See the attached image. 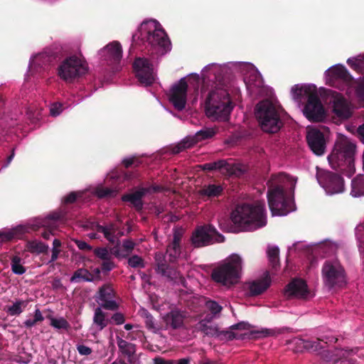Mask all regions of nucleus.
I'll return each mask as SVG.
<instances>
[{
    "label": "nucleus",
    "mask_w": 364,
    "mask_h": 364,
    "mask_svg": "<svg viewBox=\"0 0 364 364\" xmlns=\"http://www.w3.org/2000/svg\"><path fill=\"white\" fill-rule=\"evenodd\" d=\"M347 63L356 72L364 74V54L360 55L356 58L348 59Z\"/></svg>",
    "instance_id": "39"
},
{
    "label": "nucleus",
    "mask_w": 364,
    "mask_h": 364,
    "mask_svg": "<svg viewBox=\"0 0 364 364\" xmlns=\"http://www.w3.org/2000/svg\"><path fill=\"white\" fill-rule=\"evenodd\" d=\"M27 250L32 254L47 253L48 245L39 241H30L26 245Z\"/></svg>",
    "instance_id": "38"
},
{
    "label": "nucleus",
    "mask_w": 364,
    "mask_h": 364,
    "mask_svg": "<svg viewBox=\"0 0 364 364\" xmlns=\"http://www.w3.org/2000/svg\"><path fill=\"white\" fill-rule=\"evenodd\" d=\"M146 327L154 333H156L159 331V328L155 323V319L153 316H149L145 319Z\"/></svg>",
    "instance_id": "51"
},
{
    "label": "nucleus",
    "mask_w": 364,
    "mask_h": 364,
    "mask_svg": "<svg viewBox=\"0 0 364 364\" xmlns=\"http://www.w3.org/2000/svg\"><path fill=\"white\" fill-rule=\"evenodd\" d=\"M252 334H256L257 336H255V337L260 338L274 336L275 332L272 329L264 328L260 331L252 332Z\"/></svg>",
    "instance_id": "55"
},
{
    "label": "nucleus",
    "mask_w": 364,
    "mask_h": 364,
    "mask_svg": "<svg viewBox=\"0 0 364 364\" xmlns=\"http://www.w3.org/2000/svg\"><path fill=\"white\" fill-rule=\"evenodd\" d=\"M117 343L119 350L122 353V354L127 356L129 359V361L131 362L132 358L136 353L135 344L129 343L119 337L117 338Z\"/></svg>",
    "instance_id": "30"
},
{
    "label": "nucleus",
    "mask_w": 364,
    "mask_h": 364,
    "mask_svg": "<svg viewBox=\"0 0 364 364\" xmlns=\"http://www.w3.org/2000/svg\"><path fill=\"white\" fill-rule=\"evenodd\" d=\"M75 243L77 245V247L81 250L91 251L92 250V246H90L89 244H87L86 242L83 240H75Z\"/></svg>",
    "instance_id": "58"
},
{
    "label": "nucleus",
    "mask_w": 364,
    "mask_h": 364,
    "mask_svg": "<svg viewBox=\"0 0 364 364\" xmlns=\"http://www.w3.org/2000/svg\"><path fill=\"white\" fill-rule=\"evenodd\" d=\"M11 267L13 273L18 275L24 274L26 271L21 264V258L17 255L13 256L11 261Z\"/></svg>",
    "instance_id": "41"
},
{
    "label": "nucleus",
    "mask_w": 364,
    "mask_h": 364,
    "mask_svg": "<svg viewBox=\"0 0 364 364\" xmlns=\"http://www.w3.org/2000/svg\"><path fill=\"white\" fill-rule=\"evenodd\" d=\"M43 320L44 317L43 316L41 311H40V309H37L34 312V318L33 319L28 318L26 320L23 324L26 328H31V327L34 326L38 322L43 321Z\"/></svg>",
    "instance_id": "45"
},
{
    "label": "nucleus",
    "mask_w": 364,
    "mask_h": 364,
    "mask_svg": "<svg viewBox=\"0 0 364 364\" xmlns=\"http://www.w3.org/2000/svg\"><path fill=\"white\" fill-rule=\"evenodd\" d=\"M321 273L323 283L329 289L341 287L346 283L344 268L336 261H326L323 264Z\"/></svg>",
    "instance_id": "10"
},
{
    "label": "nucleus",
    "mask_w": 364,
    "mask_h": 364,
    "mask_svg": "<svg viewBox=\"0 0 364 364\" xmlns=\"http://www.w3.org/2000/svg\"><path fill=\"white\" fill-rule=\"evenodd\" d=\"M316 178L318 183L328 194L340 193L344 190L343 179L337 173L321 170L317 172Z\"/></svg>",
    "instance_id": "12"
},
{
    "label": "nucleus",
    "mask_w": 364,
    "mask_h": 364,
    "mask_svg": "<svg viewBox=\"0 0 364 364\" xmlns=\"http://www.w3.org/2000/svg\"><path fill=\"white\" fill-rule=\"evenodd\" d=\"M286 182L294 189L296 179L284 173L272 175L267 182V200L272 215H286L291 210V201L284 189Z\"/></svg>",
    "instance_id": "2"
},
{
    "label": "nucleus",
    "mask_w": 364,
    "mask_h": 364,
    "mask_svg": "<svg viewBox=\"0 0 364 364\" xmlns=\"http://www.w3.org/2000/svg\"><path fill=\"white\" fill-rule=\"evenodd\" d=\"M205 306L213 314H218L222 310V306L216 301L212 300L207 301L205 302Z\"/></svg>",
    "instance_id": "49"
},
{
    "label": "nucleus",
    "mask_w": 364,
    "mask_h": 364,
    "mask_svg": "<svg viewBox=\"0 0 364 364\" xmlns=\"http://www.w3.org/2000/svg\"><path fill=\"white\" fill-rule=\"evenodd\" d=\"M155 21H144L132 35V46L141 43L152 53L164 54L171 49V41L165 31Z\"/></svg>",
    "instance_id": "3"
},
{
    "label": "nucleus",
    "mask_w": 364,
    "mask_h": 364,
    "mask_svg": "<svg viewBox=\"0 0 364 364\" xmlns=\"http://www.w3.org/2000/svg\"><path fill=\"white\" fill-rule=\"evenodd\" d=\"M93 252L97 257L102 260L111 259V255L106 247H97L94 249Z\"/></svg>",
    "instance_id": "47"
},
{
    "label": "nucleus",
    "mask_w": 364,
    "mask_h": 364,
    "mask_svg": "<svg viewBox=\"0 0 364 364\" xmlns=\"http://www.w3.org/2000/svg\"><path fill=\"white\" fill-rule=\"evenodd\" d=\"M85 61L75 55L65 58L58 67V75L65 81H71L87 73Z\"/></svg>",
    "instance_id": "11"
},
{
    "label": "nucleus",
    "mask_w": 364,
    "mask_h": 364,
    "mask_svg": "<svg viewBox=\"0 0 364 364\" xmlns=\"http://www.w3.org/2000/svg\"><path fill=\"white\" fill-rule=\"evenodd\" d=\"M198 328L205 336L210 337L220 336V331L218 328L215 325H208L205 321H201L198 324Z\"/></svg>",
    "instance_id": "36"
},
{
    "label": "nucleus",
    "mask_w": 364,
    "mask_h": 364,
    "mask_svg": "<svg viewBox=\"0 0 364 364\" xmlns=\"http://www.w3.org/2000/svg\"><path fill=\"white\" fill-rule=\"evenodd\" d=\"M115 291L110 284H103L99 288L96 301L103 309L110 311H116L119 309V304L114 300Z\"/></svg>",
    "instance_id": "15"
},
{
    "label": "nucleus",
    "mask_w": 364,
    "mask_h": 364,
    "mask_svg": "<svg viewBox=\"0 0 364 364\" xmlns=\"http://www.w3.org/2000/svg\"><path fill=\"white\" fill-rule=\"evenodd\" d=\"M154 259L156 263L155 271L157 274L171 281L176 280L178 277L179 273L167 263L166 255L163 252H156Z\"/></svg>",
    "instance_id": "18"
},
{
    "label": "nucleus",
    "mask_w": 364,
    "mask_h": 364,
    "mask_svg": "<svg viewBox=\"0 0 364 364\" xmlns=\"http://www.w3.org/2000/svg\"><path fill=\"white\" fill-rule=\"evenodd\" d=\"M81 279L85 282H94V276L87 269L80 268L74 272L70 278V282H78Z\"/></svg>",
    "instance_id": "34"
},
{
    "label": "nucleus",
    "mask_w": 364,
    "mask_h": 364,
    "mask_svg": "<svg viewBox=\"0 0 364 364\" xmlns=\"http://www.w3.org/2000/svg\"><path fill=\"white\" fill-rule=\"evenodd\" d=\"M62 105L55 103L50 109V114L53 117L58 116L62 111Z\"/></svg>",
    "instance_id": "61"
},
{
    "label": "nucleus",
    "mask_w": 364,
    "mask_h": 364,
    "mask_svg": "<svg viewBox=\"0 0 364 364\" xmlns=\"http://www.w3.org/2000/svg\"><path fill=\"white\" fill-rule=\"evenodd\" d=\"M230 219L237 231H250L262 228L267 224L264 201L241 203L232 210Z\"/></svg>",
    "instance_id": "1"
},
{
    "label": "nucleus",
    "mask_w": 364,
    "mask_h": 364,
    "mask_svg": "<svg viewBox=\"0 0 364 364\" xmlns=\"http://www.w3.org/2000/svg\"><path fill=\"white\" fill-rule=\"evenodd\" d=\"M188 87L186 78L182 77L174 83L169 90L168 100L178 111L186 107Z\"/></svg>",
    "instance_id": "14"
},
{
    "label": "nucleus",
    "mask_w": 364,
    "mask_h": 364,
    "mask_svg": "<svg viewBox=\"0 0 364 364\" xmlns=\"http://www.w3.org/2000/svg\"><path fill=\"white\" fill-rule=\"evenodd\" d=\"M232 108L233 104L226 90L215 89L208 94L205 101V111L208 117L227 121Z\"/></svg>",
    "instance_id": "7"
},
{
    "label": "nucleus",
    "mask_w": 364,
    "mask_h": 364,
    "mask_svg": "<svg viewBox=\"0 0 364 364\" xmlns=\"http://www.w3.org/2000/svg\"><path fill=\"white\" fill-rule=\"evenodd\" d=\"M65 215L60 213H53L48 216V219L53 221L63 220Z\"/></svg>",
    "instance_id": "62"
},
{
    "label": "nucleus",
    "mask_w": 364,
    "mask_h": 364,
    "mask_svg": "<svg viewBox=\"0 0 364 364\" xmlns=\"http://www.w3.org/2000/svg\"><path fill=\"white\" fill-rule=\"evenodd\" d=\"M215 134V132L212 128H205L197 132L194 137L196 143L201 141L205 139H210Z\"/></svg>",
    "instance_id": "42"
},
{
    "label": "nucleus",
    "mask_w": 364,
    "mask_h": 364,
    "mask_svg": "<svg viewBox=\"0 0 364 364\" xmlns=\"http://www.w3.org/2000/svg\"><path fill=\"white\" fill-rule=\"evenodd\" d=\"M251 325L247 322L241 321L230 326L231 330H249Z\"/></svg>",
    "instance_id": "57"
},
{
    "label": "nucleus",
    "mask_w": 364,
    "mask_h": 364,
    "mask_svg": "<svg viewBox=\"0 0 364 364\" xmlns=\"http://www.w3.org/2000/svg\"><path fill=\"white\" fill-rule=\"evenodd\" d=\"M270 285V280L268 277L262 279L255 280L249 284V291L251 296H257L266 291Z\"/></svg>",
    "instance_id": "27"
},
{
    "label": "nucleus",
    "mask_w": 364,
    "mask_h": 364,
    "mask_svg": "<svg viewBox=\"0 0 364 364\" xmlns=\"http://www.w3.org/2000/svg\"><path fill=\"white\" fill-rule=\"evenodd\" d=\"M109 321L111 323L113 322L116 325H120L124 323L125 318L123 314L117 312L112 316Z\"/></svg>",
    "instance_id": "53"
},
{
    "label": "nucleus",
    "mask_w": 364,
    "mask_h": 364,
    "mask_svg": "<svg viewBox=\"0 0 364 364\" xmlns=\"http://www.w3.org/2000/svg\"><path fill=\"white\" fill-rule=\"evenodd\" d=\"M355 145L347 139L336 141L328 156L331 167L343 175L351 177L355 173L354 156Z\"/></svg>",
    "instance_id": "4"
},
{
    "label": "nucleus",
    "mask_w": 364,
    "mask_h": 364,
    "mask_svg": "<svg viewBox=\"0 0 364 364\" xmlns=\"http://www.w3.org/2000/svg\"><path fill=\"white\" fill-rule=\"evenodd\" d=\"M100 55L107 62L118 63L122 57V46L119 42L113 41L100 50Z\"/></svg>",
    "instance_id": "20"
},
{
    "label": "nucleus",
    "mask_w": 364,
    "mask_h": 364,
    "mask_svg": "<svg viewBox=\"0 0 364 364\" xmlns=\"http://www.w3.org/2000/svg\"><path fill=\"white\" fill-rule=\"evenodd\" d=\"M82 195L80 193H77L75 191L70 192L68 195L64 197L63 203L64 204H72L75 203L78 197H81Z\"/></svg>",
    "instance_id": "52"
},
{
    "label": "nucleus",
    "mask_w": 364,
    "mask_h": 364,
    "mask_svg": "<svg viewBox=\"0 0 364 364\" xmlns=\"http://www.w3.org/2000/svg\"><path fill=\"white\" fill-rule=\"evenodd\" d=\"M224 241L225 237L211 224L197 226L191 237V245L195 248H201Z\"/></svg>",
    "instance_id": "9"
},
{
    "label": "nucleus",
    "mask_w": 364,
    "mask_h": 364,
    "mask_svg": "<svg viewBox=\"0 0 364 364\" xmlns=\"http://www.w3.org/2000/svg\"><path fill=\"white\" fill-rule=\"evenodd\" d=\"M309 294L306 282L301 279H292L285 288L287 297L306 299Z\"/></svg>",
    "instance_id": "19"
},
{
    "label": "nucleus",
    "mask_w": 364,
    "mask_h": 364,
    "mask_svg": "<svg viewBox=\"0 0 364 364\" xmlns=\"http://www.w3.org/2000/svg\"><path fill=\"white\" fill-rule=\"evenodd\" d=\"M185 318L184 311L175 309L166 314L163 316V321L167 329L176 330L183 326Z\"/></svg>",
    "instance_id": "21"
},
{
    "label": "nucleus",
    "mask_w": 364,
    "mask_h": 364,
    "mask_svg": "<svg viewBox=\"0 0 364 364\" xmlns=\"http://www.w3.org/2000/svg\"><path fill=\"white\" fill-rule=\"evenodd\" d=\"M255 116L265 132L277 133L283 126L277 108L269 100H262L257 105Z\"/></svg>",
    "instance_id": "8"
},
{
    "label": "nucleus",
    "mask_w": 364,
    "mask_h": 364,
    "mask_svg": "<svg viewBox=\"0 0 364 364\" xmlns=\"http://www.w3.org/2000/svg\"><path fill=\"white\" fill-rule=\"evenodd\" d=\"M306 141L310 149L317 156H321L326 151V139L321 131L312 129L307 132Z\"/></svg>",
    "instance_id": "17"
},
{
    "label": "nucleus",
    "mask_w": 364,
    "mask_h": 364,
    "mask_svg": "<svg viewBox=\"0 0 364 364\" xmlns=\"http://www.w3.org/2000/svg\"><path fill=\"white\" fill-rule=\"evenodd\" d=\"M242 269V258L237 254H232L223 263L213 269L211 278L214 282L224 286H231L238 282Z\"/></svg>",
    "instance_id": "6"
},
{
    "label": "nucleus",
    "mask_w": 364,
    "mask_h": 364,
    "mask_svg": "<svg viewBox=\"0 0 364 364\" xmlns=\"http://www.w3.org/2000/svg\"><path fill=\"white\" fill-rule=\"evenodd\" d=\"M337 338L335 337L325 336L323 338H317L312 341H301L303 347L311 352H316L326 347V345L329 343H336Z\"/></svg>",
    "instance_id": "25"
},
{
    "label": "nucleus",
    "mask_w": 364,
    "mask_h": 364,
    "mask_svg": "<svg viewBox=\"0 0 364 364\" xmlns=\"http://www.w3.org/2000/svg\"><path fill=\"white\" fill-rule=\"evenodd\" d=\"M353 352V350H345L343 353V357L334 360L333 364H355V360L351 358H345L346 355H348L350 353Z\"/></svg>",
    "instance_id": "50"
},
{
    "label": "nucleus",
    "mask_w": 364,
    "mask_h": 364,
    "mask_svg": "<svg viewBox=\"0 0 364 364\" xmlns=\"http://www.w3.org/2000/svg\"><path fill=\"white\" fill-rule=\"evenodd\" d=\"M134 247L135 243L132 240H123L122 248H119L117 246L114 247L112 254L117 258H126L132 253Z\"/></svg>",
    "instance_id": "29"
},
{
    "label": "nucleus",
    "mask_w": 364,
    "mask_h": 364,
    "mask_svg": "<svg viewBox=\"0 0 364 364\" xmlns=\"http://www.w3.org/2000/svg\"><path fill=\"white\" fill-rule=\"evenodd\" d=\"M333 110L337 117L343 119H348L352 114L348 101L338 94L334 99Z\"/></svg>",
    "instance_id": "24"
},
{
    "label": "nucleus",
    "mask_w": 364,
    "mask_h": 364,
    "mask_svg": "<svg viewBox=\"0 0 364 364\" xmlns=\"http://www.w3.org/2000/svg\"><path fill=\"white\" fill-rule=\"evenodd\" d=\"M182 233L176 230L173 235L172 241L167 245L166 254L168 256L170 262H175L181 253V241Z\"/></svg>",
    "instance_id": "23"
},
{
    "label": "nucleus",
    "mask_w": 364,
    "mask_h": 364,
    "mask_svg": "<svg viewBox=\"0 0 364 364\" xmlns=\"http://www.w3.org/2000/svg\"><path fill=\"white\" fill-rule=\"evenodd\" d=\"M97 195L100 198L110 197L114 195V191L108 188H102L97 190Z\"/></svg>",
    "instance_id": "54"
},
{
    "label": "nucleus",
    "mask_w": 364,
    "mask_h": 364,
    "mask_svg": "<svg viewBox=\"0 0 364 364\" xmlns=\"http://www.w3.org/2000/svg\"><path fill=\"white\" fill-rule=\"evenodd\" d=\"M128 264L133 268H144L145 266L144 259L136 255H133L129 258Z\"/></svg>",
    "instance_id": "48"
},
{
    "label": "nucleus",
    "mask_w": 364,
    "mask_h": 364,
    "mask_svg": "<svg viewBox=\"0 0 364 364\" xmlns=\"http://www.w3.org/2000/svg\"><path fill=\"white\" fill-rule=\"evenodd\" d=\"M114 267V263L109 260H103L101 265V270L104 272H109Z\"/></svg>",
    "instance_id": "59"
},
{
    "label": "nucleus",
    "mask_w": 364,
    "mask_h": 364,
    "mask_svg": "<svg viewBox=\"0 0 364 364\" xmlns=\"http://www.w3.org/2000/svg\"><path fill=\"white\" fill-rule=\"evenodd\" d=\"M27 301L17 300L11 306H8L7 312L11 316H17L23 312V309L27 306Z\"/></svg>",
    "instance_id": "40"
},
{
    "label": "nucleus",
    "mask_w": 364,
    "mask_h": 364,
    "mask_svg": "<svg viewBox=\"0 0 364 364\" xmlns=\"http://www.w3.org/2000/svg\"><path fill=\"white\" fill-rule=\"evenodd\" d=\"M95 229L97 232L103 233L104 237L110 243H112V244L114 243V242L116 240L115 235L113 232H112L111 231L108 230L107 228H106V227L97 223L95 225Z\"/></svg>",
    "instance_id": "44"
},
{
    "label": "nucleus",
    "mask_w": 364,
    "mask_h": 364,
    "mask_svg": "<svg viewBox=\"0 0 364 364\" xmlns=\"http://www.w3.org/2000/svg\"><path fill=\"white\" fill-rule=\"evenodd\" d=\"M139 164H140V161L135 156L127 158V159H124L122 161V164L124 165V166L126 168H129L132 165H135V166H139Z\"/></svg>",
    "instance_id": "56"
},
{
    "label": "nucleus",
    "mask_w": 364,
    "mask_h": 364,
    "mask_svg": "<svg viewBox=\"0 0 364 364\" xmlns=\"http://www.w3.org/2000/svg\"><path fill=\"white\" fill-rule=\"evenodd\" d=\"M225 186L220 183L204 184L198 191V195L204 200H212L223 196Z\"/></svg>",
    "instance_id": "22"
},
{
    "label": "nucleus",
    "mask_w": 364,
    "mask_h": 364,
    "mask_svg": "<svg viewBox=\"0 0 364 364\" xmlns=\"http://www.w3.org/2000/svg\"><path fill=\"white\" fill-rule=\"evenodd\" d=\"M50 325L57 329L68 330L70 328V324L64 318H51Z\"/></svg>",
    "instance_id": "46"
},
{
    "label": "nucleus",
    "mask_w": 364,
    "mask_h": 364,
    "mask_svg": "<svg viewBox=\"0 0 364 364\" xmlns=\"http://www.w3.org/2000/svg\"><path fill=\"white\" fill-rule=\"evenodd\" d=\"M133 70L139 82L145 86L151 85L155 79L153 73V65L146 58H136L133 63Z\"/></svg>",
    "instance_id": "13"
},
{
    "label": "nucleus",
    "mask_w": 364,
    "mask_h": 364,
    "mask_svg": "<svg viewBox=\"0 0 364 364\" xmlns=\"http://www.w3.org/2000/svg\"><path fill=\"white\" fill-rule=\"evenodd\" d=\"M77 350L81 355H89L92 353V350L85 345H77Z\"/></svg>",
    "instance_id": "60"
},
{
    "label": "nucleus",
    "mask_w": 364,
    "mask_h": 364,
    "mask_svg": "<svg viewBox=\"0 0 364 364\" xmlns=\"http://www.w3.org/2000/svg\"><path fill=\"white\" fill-rule=\"evenodd\" d=\"M328 75L335 79H339L346 83H350L353 80L347 69L343 65H336L328 70Z\"/></svg>",
    "instance_id": "28"
},
{
    "label": "nucleus",
    "mask_w": 364,
    "mask_h": 364,
    "mask_svg": "<svg viewBox=\"0 0 364 364\" xmlns=\"http://www.w3.org/2000/svg\"><path fill=\"white\" fill-rule=\"evenodd\" d=\"M50 60V57L46 54H38L35 56L32 62V65L38 66L40 68H45L48 65Z\"/></svg>",
    "instance_id": "43"
},
{
    "label": "nucleus",
    "mask_w": 364,
    "mask_h": 364,
    "mask_svg": "<svg viewBox=\"0 0 364 364\" xmlns=\"http://www.w3.org/2000/svg\"><path fill=\"white\" fill-rule=\"evenodd\" d=\"M197 143L193 136H188L176 145L173 146L171 149V152L173 154H179L188 149L192 148Z\"/></svg>",
    "instance_id": "31"
},
{
    "label": "nucleus",
    "mask_w": 364,
    "mask_h": 364,
    "mask_svg": "<svg viewBox=\"0 0 364 364\" xmlns=\"http://www.w3.org/2000/svg\"><path fill=\"white\" fill-rule=\"evenodd\" d=\"M200 168L205 171H220L226 172L232 174L233 173V168L227 160L220 159L215 161L205 163L200 166Z\"/></svg>",
    "instance_id": "26"
},
{
    "label": "nucleus",
    "mask_w": 364,
    "mask_h": 364,
    "mask_svg": "<svg viewBox=\"0 0 364 364\" xmlns=\"http://www.w3.org/2000/svg\"><path fill=\"white\" fill-rule=\"evenodd\" d=\"M102 307H97L95 309L93 317V323L95 324L100 331L104 329L109 323H111L109 318H106V314L102 311Z\"/></svg>",
    "instance_id": "32"
},
{
    "label": "nucleus",
    "mask_w": 364,
    "mask_h": 364,
    "mask_svg": "<svg viewBox=\"0 0 364 364\" xmlns=\"http://www.w3.org/2000/svg\"><path fill=\"white\" fill-rule=\"evenodd\" d=\"M291 91L296 100L301 97L307 98L306 103L304 107V114L311 122H319L326 118L325 109L315 89L311 86L292 87Z\"/></svg>",
    "instance_id": "5"
},
{
    "label": "nucleus",
    "mask_w": 364,
    "mask_h": 364,
    "mask_svg": "<svg viewBox=\"0 0 364 364\" xmlns=\"http://www.w3.org/2000/svg\"><path fill=\"white\" fill-rule=\"evenodd\" d=\"M24 232L23 226H17L9 231H0V241L1 242H7L13 240L16 237H20Z\"/></svg>",
    "instance_id": "33"
},
{
    "label": "nucleus",
    "mask_w": 364,
    "mask_h": 364,
    "mask_svg": "<svg viewBox=\"0 0 364 364\" xmlns=\"http://www.w3.org/2000/svg\"><path fill=\"white\" fill-rule=\"evenodd\" d=\"M161 188L158 186L140 188L133 193L124 194L122 196V200L129 202L136 211H141L144 207L142 198L146 194L151 192H159Z\"/></svg>",
    "instance_id": "16"
},
{
    "label": "nucleus",
    "mask_w": 364,
    "mask_h": 364,
    "mask_svg": "<svg viewBox=\"0 0 364 364\" xmlns=\"http://www.w3.org/2000/svg\"><path fill=\"white\" fill-rule=\"evenodd\" d=\"M223 335L228 340L232 341L237 338V334L232 331H225L220 332V336Z\"/></svg>",
    "instance_id": "63"
},
{
    "label": "nucleus",
    "mask_w": 364,
    "mask_h": 364,
    "mask_svg": "<svg viewBox=\"0 0 364 364\" xmlns=\"http://www.w3.org/2000/svg\"><path fill=\"white\" fill-rule=\"evenodd\" d=\"M267 257L272 269H277L280 267L279 249L277 246H271L267 249Z\"/></svg>",
    "instance_id": "35"
},
{
    "label": "nucleus",
    "mask_w": 364,
    "mask_h": 364,
    "mask_svg": "<svg viewBox=\"0 0 364 364\" xmlns=\"http://www.w3.org/2000/svg\"><path fill=\"white\" fill-rule=\"evenodd\" d=\"M357 132L360 141L364 144V123L358 127Z\"/></svg>",
    "instance_id": "64"
},
{
    "label": "nucleus",
    "mask_w": 364,
    "mask_h": 364,
    "mask_svg": "<svg viewBox=\"0 0 364 364\" xmlns=\"http://www.w3.org/2000/svg\"><path fill=\"white\" fill-rule=\"evenodd\" d=\"M351 195L354 197L364 196V176L355 178L351 183Z\"/></svg>",
    "instance_id": "37"
}]
</instances>
